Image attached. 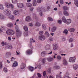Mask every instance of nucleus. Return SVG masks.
<instances>
[{"label":"nucleus","instance_id":"obj_40","mask_svg":"<svg viewBox=\"0 0 78 78\" xmlns=\"http://www.w3.org/2000/svg\"><path fill=\"white\" fill-rule=\"evenodd\" d=\"M48 21L51 22L53 20V19L51 18L48 17Z\"/></svg>","mask_w":78,"mask_h":78},{"label":"nucleus","instance_id":"obj_61","mask_svg":"<svg viewBox=\"0 0 78 78\" xmlns=\"http://www.w3.org/2000/svg\"><path fill=\"white\" fill-rule=\"evenodd\" d=\"M41 2H42L41 0H37V3H41Z\"/></svg>","mask_w":78,"mask_h":78},{"label":"nucleus","instance_id":"obj_7","mask_svg":"<svg viewBox=\"0 0 78 78\" xmlns=\"http://www.w3.org/2000/svg\"><path fill=\"white\" fill-rule=\"evenodd\" d=\"M42 9V7H41L39 8V9H38L37 11L38 12H41L39 13V15L40 16H42L43 15L42 12V11H41V10Z\"/></svg>","mask_w":78,"mask_h":78},{"label":"nucleus","instance_id":"obj_16","mask_svg":"<svg viewBox=\"0 0 78 78\" xmlns=\"http://www.w3.org/2000/svg\"><path fill=\"white\" fill-rule=\"evenodd\" d=\"M53 49L54 50H56L58 49V46L56 44H54L53 46Z\"/></svg>","mask_w":78,"mask_h":78},{"label":"nucleus","instance_id":"obj_33","mask_svg":"<svg viewBox=\"0 0 78 78\" xmlns=\"http://www.w3.org/2000/svg\"><path fill=\"white\" fill-rule=\"evenodd\" d=\"M63 64L65 66L67 64V62L66 60L65 59L63 60Z\"/></svg>","mask_w":78,"mask_h":78},{"label":"nucleus","instance_id":"obj_64","mask_svg":"<svg viewBox=\"0 0 78 78\" xmlns=\"http://www.w3.org/2000/svg\"><path fill=\"white\" fill-rule=\"evenodd\" d=\"M29 25L30 27H33V24H32V23H29Z\"/></svg>","mask_w":78,"mask_h":78},{"label":"nucleus","instance_id":"obj_58","mask_svg":"<svg viewBox=\"0 0 78 78\" xmlns=\"http://www.w3.org/2000/svg\"><path fill=\"white\" fill-rule=\"evenodd\" d=\"M51 68H49L48 70V72H49V73H50V72H51Z\"/></svg>","mask_w":78,"mask_h":78},{"label":"nucleus","instance_id":"obj_42","mask_svg":"<svg viewBox=\"0 0 78 78\" xmlns=\"http://www.w3.org/2000/svg\"><path fill=\"white\" fill-rule=\"evenodd\" d=\"M64 33H65L66 34H67L68 33V30L67 29H65L64 31Z\"/></svg>","mask_w":78,"mask_h":78},{"label":"nucleus","instance_id":"obj_63","mask_svg":"<svg viewBox=\"0 0 78 78\" xmlns=\"http://www.w3.org/2000/svg\"><path fill=\"white\" fill-rule=\"evenodd\" d=\"M65 3H66V4H68V5H70V4H71V2H69V3H68V2H65Z\"/></svg>","mask_w":78,"mask_h":78},{"label":"nucleus","instance_id":"obj_6","mask_svg":"<svg viewBox=\"0 0 78 78\" xmlns=\"http://www.w3.org/2000/svg\"><path fill=\"white\" fill-rule=\"evenodd\" d=\"M75 59H76V58L75 57H71L69 58V61L70 62H75Z\"/></svg>","mask_w":78,"mask_h":78},{"label":"nucleus","instance_id":"obj_13","mask_svg":"<svg viewBox=\"0 0 78 78\" xmlns=\"http://www.w3.org/2000/svg\"><path fill=\"white\" fill-rule=\"evenodd\" d=\"M18 8H23V4L21 3H18Z\"/></svg>","mask_w":78,"mask_h":78},{"label":"nucleus","instance_id":"obj_49","mask_svg":"<svg viewBox=\"0 0 78 78\" xmlns=\"http://www.w3.org/2000/svg\"><path fill=\"white\" fill-rule=\"evenodd\" d=\"M1 44L3 45V46L7 44V43L6 42H2Z\"/></svg>","mask_w":78,"mask_h":78},{"label":"nucleus","instance_id":"obj_12","mask_svg":"<svg viewBox=\"0 0 78 78\" xmlns=\"http://www.w3.org/2000/svg\"><path fill=\"white\" fill-rule=\"evenodd\" d=\"M18 65V63L16 61H15L13 63L12 67H17V66Z\"/></svg>","mask_w":78,"mask_h":78},{"label":"nucleus","instance_id":"obj_44","mask_svg":"<svg viewBox=\"0 0 78 78\" xmlns=\"http://www.w3.org/2000/svg\"><path fill=\"white\" fill-rule=\"evenodd\" d=\"M10 19H11L12 20H14V16L12 15H11V16H10Z\"/></svg>","mask_w":78,"mask_h":78},{"label":"nucleus","instance_id":"obj_50","mask_svg":"<svg viewBox=\"0 0 78 78\" xmlns=\"http://www.w3.org/2000/svg\"><path fill=\"white\" fill-rule=\"evenodd\" d=\"M3 67V64L2 62H0V68H2Z\"/></svg>","mask_w":78,"mask_h":78},{"label":"nucleus","instance_id":"obj_31","mask_svg":"<svg viewBox=\"0 0 78 78\" xmlns=\"http://www.w3.org/2000/svg\"><path fill=\"white\" fill-rule=\"evenodd\" d=\"M7 48H9V49H11L12 48V46L11 45H7Z\"/></svg>","mask_w":78,"mask_h":78},{"label":"nucleus","instance_id":"obj_10","mask_svg":"<svg viewBox=\"0 0 78 78\" xmlns=\"http://www.w3.org/2000/svg\"><path fill=\"white\" fill-rule=\"evenodd\" d=\"M44 48L45 50H50V45L49 44H47L44 47Z\"/></svg>","mask_w":78,"mask_h":78},{"label":"nucleus","instance_id":"obj_2","mask_svg":"<svg viewBox=\"0 0 78 78\" xmlns=\"http://www.w3.org/2000/svg\"><path fill=\"white\" fill-rule=\"evenodd\" d=\"M6 33L7 34H9L10 36H12V35H13V34H15V32L11 29H8L6 31Z\"/></svg>","mask_w":78,"mask_h":78},{"label":"nucleus","instance_id":"obj_28","mask_svg":"<svg viewBox=\"0 0 78 78\" xmlns=\"http://www.w3.org/2000/svg\"><path fill=\"white\" fill-rule=\"evenodd\" d=\"M6 56H7V57H9L11 55V53L10 52H7L5 55Z\"/></svg>","mask_w":78,"mask_h":78},{"label":"nucleus","instance_id":"obj_22","mask_svg":"<svg viewBox=\"0 0 78 78\" xmlns=\"http://www.w3.org/2000/svg\"><path fill=\"white\" fill-rule=\"evenodd\" d=\"M78 68V65L74 64L73 65V68L74 70H76Z\"/></svg>","mask_w":78,"mask_h":78},{"label":"nucleus","instance_id":"obj_8","mask_svg":"<svg viewBox=\"0 0 78 78\" xmlns=\"http://www.w3.org/2000/svg\"><path fill=\"white\" fill-rule=\"evenodd\" d=\"M13 13L14 16H17L19 14V11L18 10H16L13 11Z\"/></svg>","mask_w":78,"mask_h":78},{"label":"nucleus","instance_id":"obj_21","mask_svg":"<svg viewBox=\"0 0 78 78\" xmlns=\"http://www.w3.org/2000/svg\"><path fill=\"white\" fill-rule=\"evenodd\" d=\"M56 30V27L54 26L52 27L51 31L52 32L55 31Z\"/></svg>","mask_w":78,"mask_h":78},{"label":"nucleus","instance_id":"obj_43","mask_svg":"<svg viewBox=\"0 0 78 78\" xmlns=\"http://www.w3.org/2000/svg\"><path fill=\"white\" fill-rule=\"evenodd\" d=\"M54 69H59V68H60V67L59 66H54Z\"/></svg>","mask_w":78,"mask_h":78},{"label":"nucleus","instance_id":"obj_45","mask_svg":"<svg viewBox=\"0 0 78 78\" xmlns=\"http://www.w3.org/2000/svg\"><path fill=\"white\" fill-rule=\"evenodd\" d=\"M42 27L44 30H46V27L45 26V25L44 24H43Z\"/></svg>","mask_w":78,"mask_h":78},{"label":"nucleus","instance_id":"obj_41","mask_svg":"<svg viewBox=\"0 0 78 78\" xmlns=\"http://www.w3.org/2000/svg\"><path fill=\"white\" fill-rule=\"evenodd\" d=\"M66 22L68 23H71V20L70 19L67 20H66Z\"/></svg>","mask_w":78,"mask_h":78},{"label":"nucleus","instance_id":"obj_1","mask_svg":"<svg viewBox=\"0 0 78 78\" xmlns=\"http://www.w3.org/2000/svg\"><path fill=\"white\" fill-rule=\"evenodd\" d=\"M15 28L16 30V31L17 32V33H16V36L18 37H20V36L21 35V34H22V33L21 32H20V30H19V27L17 25L15 27Z\"/></svg>","mask_w":78,"mask_h":78},{"label":"nucleus","instance_id":"obj_35","mask_svg":"<svg viewBox=\"0 0 78 78\" xmlns=\"http://www.w3.org/2000/svg\"><path fill=\"white\" fill-rule=\"evenodd\" d=\"M33 6H34L36 5V1L35 0H34L33 2Z\"/></svg>","mask_w":78,"mask_h":78},{"label":"nucleus","instance_id":"obj_53","mask_svg":"<svg viewBox=\"0 0 78 78\" xmlns=\"http://www.w3.org/2000/svg\"><path fill=\"white\" fill-rule=\"evenodd\" d=\"M46 60V58H44L43 59V60H42V62L43 63H45V61Z\"/></svg>","mask_w":78,"mask_h":78},{"label":"nucleus","instance_id":"obj_9","mask_svg":"<svg viewBox=\"0 0 78 78\" xmlns=\"http://www.w3.org/2000/svg\"><path fill=\"white\" fill-rule=\"evenodd\" d=\"M39 39L42 41H44V40L45 39V37L44 35L40 36L39 37Z\"/></svg>","mask_w":78,"mask_h":78},{"label":"nucleus","instance_id":"obj_62","mask_svg":"<svg viewBox=\"0 0 78 78\" xmlns=\"http://www.w3.org/2000/svg\"><path fill=\"white\" fill-rule=\"evenodd\" d=\"M58 22L59 23H61L62 22V21L61 20H59L58 21Z\"/></svg>","mask_w":78,"mask_h":78},{"label":"nucleus","instance_id":"obj_17","mask_svg":"<svg viewBox=\"0 0 78 78\" xmlns=\"http://www.w3.org/2000/svg\"><path fill=\"white\" fill-rule=\"evenodd\" d=\"M25 66H26V65L24 63H22L20 66V68L22 69H23L25 67Z\"/></svg>","mask_w":78,"mask_h":78},{"label":"nucleus","instance_id":"obj_51","mask_svg":"<svg viewBox=\"0 0 78 78\" xmlns=\"http://www.w3.org/2000/svg\"><path fill=\"white\" fill-rule=\"evenodd\" d=\"M43 76L44 77H45V76L46 75V71H44L43 72Z\"/></svg>","mask_w":78,"mask_h":78},{"label":"nucleus","instance_id":"obj_26","mask_svg":"<svg viewBox=\"0 0 78 78\" xmlns=\"http://www.w3.org/2000/svg\"><path fill=\"white\" fill-rule=\"evenodd\" d=\"M74 4L78 7V0H74Z\"/></svg>","mask_w":78,"mask_h":78},{"label":"nucleus","instance_id":"obj_27","mask_svg":"<svg viewBox=\"0 0 78 78\" xmlns=\"http://www.w3.org/2000/svg\"><path fill=\"white\" fill-rule=\"evenodd\" d=\"M35 42V41L33 40V39L31 38L30 39V44H32V43L33 42L34 43Z\"/></svg>","mask_w":78,"mask_h":78},{"label":"nucleus","instance_id":"obj_11","mask_svg":"<svg viewBox=\"0 0 78 78\" xmlns=\"http://www.w3.org/2000/svg\"><path fill=\"white\" fill-rule=\"evenodd\" d=\"M25 20L26 22H30V21L31 20V18H30V17L28 16L26 17Z\"/></svg>","mask_w":78,"mask_h":78},{"label":"nucleus","instance_id":"obj_54","mask_svg":"<svg viewBox=\"0 0 78 78\" xmlns=\"http://www.w3.org/2000/svg\"><path fill=\"white\" fill-rule=\"evenodd\" d=\"M37 67L38 68V69H41L42 68L41 65H38L37 66Z\"/></svg>","mask_w":78,"mask_h":78},{"label":"nucleus","instance_id":"obj_25","mask_svg":"<svg viewBox=\"0 0 78 78\" xmlns=\"http://www.w3.org/2000/svg\"><path fill=\"white\" fill-rule=\"evenodd\" d=\"M45 35L46 36V37H49V36H50V34H49L48 31L45 32Z\"/></svg>","mask_w":78,"mask_h":78},{"label":"nucleus","instance_id":"obj_60","mask_svg":"<svg viewBox=\"0 0 78 78\" xmlns=\"http://www.w3.org/2000/svg\"><path fill=\"white\" fill-rule=\"evenodd\" d=\"M73 39L72 38H71L69 39V42H72Z\"/></svg>","mask_w":78,"mask_h":78},{"label":"nucleus","instance_id":"obj_59","mask_svg":"<svg viewBox=\"0 0 78 78\" xmlns=\"http://www.w3.org/2000/svg\"><path fill=\"white\" fill-rule=\"evenodd\" d=\"M14 59H16V58H14V57H12V58H11V61L12 62V61H14Z\"/></svg>","mask_w":78,"mask_h":78},{"label":"nucleus","instance_id":"obj_48","mask_svg":"<svg viewBox=\"0 0 78 78\" xmlns=\"http://www.w3.org/2000/svg\"><path fill=\"white\" fill-rule=\"evenodd\" d=\"M44 32H43V31H40L39 32V34H40V36H42V34H43V33Z\"/></svg>","mask_w":78,"mask_h":78},{"label":"nucleus","instance_id":"obj_56","mask_svg":"<svg viewBox=\"0 0 78 78\" xmlns=\"http://www.w3.org/2000/svg\"><path fill=\"white\" fill-rule=\"evenodd\" d=\"M24 36H28V32H25L24 34Z\"/></svg>","mask_w":78,"mask_h":78},{"label":"nucleus","instance_id":"obj_30","mask_svg":"<svg viewBox=\"0 0 78 78\" xmlns=\"http://www.w3.org/2000/svg\"><path fill=\"white\" fill-rule=\"evenodd\" d=\"M35 26H36V27H39L41 26V23L38 22H37L35 24Z\"/></svg>","mask_w":78,"mask_h":78},{"label":"nucleus","instance_id":"obj_20","mask_svg":"<svg viewBox=\"0 0 78 78\" xmlns=\"http://www.w3.org/2000/svg\"><path fill=\"white\" fill-rule=\"evenodd\" d=\"M7 25L8 27H10V28H11V27H12L13 26V24H12V23H8Z\"/></svg>","mask_w":78,"mask_h":78},{"label":"nucleus","instance_id":"obj_52","mask_svg":"<svg viewBox=\"0 0 78 78\" xmlns=\"http://www.w3.org/2000/svg\"><path fill=\"white\" fill-rule=\"evenodd\" d=\"M60 3L61 5L64 4V1L63 0H60Z\"/></svg>","mask_w":78,"mask_h":78},{"label":"nucleus","instance_id":"obj_39","mask_svg":"<svg viewBox=\"0 0 78 78\" xmlns=\"http://www.w3.org/2000/svg\"><path fill=\"white\" fill-rule=\"evenodd\" d=\"M63 9L64 10H68L69 9V8L67 7L66 6H64L63 7Z\"/></svg>","mask_w":78,"mask_h":78},{"label":"nucleus","instance_id":"obj_23","mask_svg":"<svg viewBox=\"0 0 78 78\" xmlns=\"http://www.w3.org/2000/svg\"><path fill=\"white\" fill-rule=\"evenodd\" d=\"M62 20L63 22H64V23H66V22H67V20H66V18L65 16H63L62 18Z\"/></svg>","mask_w":78,"mask_h":78},{"label":"nucleus","instance_id":"obj_37","mask_svg":"<svg viewBox=\"0 0 78 78\" xmlns=\"http://www.w3.org/2000/svg\"><path fill=\"white\" fill-rule=\"evenodd\" d=\"M23 29L25 31H28V27L26 26H24Z\"/></svg>","mask_w":78,"mask_h":78},{"label":"nucleus","instance_id":"obj_55","mask_svg":"<svg viewBox=\"0 0 78 78\" xmlns=\"http://www.w3.org/2000/svg\"><path fill=\"white\" fill-rule=\"evenodd\" d=\"M57 59L59 60L61 59V56H57Z\"/></svg>","mask_w":78,"mask_h":78},{"label":"nucleus","instance_id":"obj_34","mask_svg":"<svg viewBox=\"0 0 78 78\" xmlns=\"http://www.w3.org/2000/svg\"><path fill=\"white\" fill-rule=\"evenodd\" d=\"M41 55L42 56H45V51L42 52H41Z\"/></svg>","mask_w":78,"mask_h":78},{"label":"nucleus","instance_id":"obj_29","mask_svg":"<svg viewBox=\"0 0 78 78\" xmlns=\"http://www.w3.org/2000/svg\"><path fill=\"white\" fill-rule=\"evenodd\" d=\"M63 14L65 16H68L69 15V13L66 10L63 12Z\"/></svg>","mask_w":78,"mask_h":78},{"label":"nucleus","instance_id":"obj_36","mask_svg":"<svg viewBox=\"0 0 78 78\" xmlns=\"http://www.w3.org/2000/svg\"><path fill=\"white\" fill-rule=\"evenodd\" d=\"M12 3H16L18 2L17 0H12Z\"/></svg>","mask_w":78,"mask_h":78},{"label":"nucleus","instance_id":"obj_3","mask_svg":"<svg viewBox=\"0 0 78 78\" xmlns=\"http://www.w3.org/2000/svg\"><path fill=\"white\" fill-rule=\"evenodd\" d=\"M3 12L5 13L7 16H9L11 14V10L8 9H5L3 11Z\"/></svg>","mask_w":78,"mask_h":78},{"label":"nucleus","instance_id":"obj_32","mask_svg":"<svg viewBox=\"0 0 78 78\" xmlns=\"http://www.w3.org/2000/svg\"><path fill=\"white\" fill-rule=\"evenodd\" d=\"M26 5L27 7H31L32 6V4L30 3H27Z\"/></svg>","mask_w":78,"mask_h":78},{"label":"nucleus","instance_id":"obj_15","mask_svg":"<svg viewBox=\"0 0 78 78\" xmlns=\"http://www.w3.org/2000/svg\"><path fill=\"white\" fill-rule=\"evenodd\" d=\"M47 60L49 62H51L53 61V58L49 57L47 58Z\"/></svg>","mask_w":78,"mask_h":78},{"label":"nucleus","instance_id":"obj_18","mask_svg":"<svg viewBox=\"0 0 78 78\" xmlns=\"http://www.w3.org/2000/svg\"><path fill=\"white\" fill-rule=\"evenodd\" d=\"M62 72H61L60 73V74H57L56 75V78H61V74Z\"/></svg>","mask_w":78,"mask_h":78},{"label":"nucleus","instance_id":"obj_57","mask_svg":"<svg viewBox=\"0 0 78 78\" xmlns=\"http://www.w3.org/2000/svg\"><path fill=\"white\" fill-rule=\"evenodd\" d=\"M35 77L36 78V74H34V75L32 77V78H35Z\"/></svg>","mask_w":78,"mask_h":78},{"label":"nucleus","instance_id":"obj_24","mask_svg":"<svg viewBox=\"0 0 78 78\" xmlns=\"http://www.w3.org/2000/svg\"><path fill=\"white\" fill-rule=\"evenodd\" d=\"M69 31L71 32H73L75 31V29L73 28H69L68 29Z\"/></svg>","mask_w":78,"mask_h":78},{"label":"nucleus","instance_id":"obj_4","mask_svg":"<svg viewBox=\"0 0 78 78\" xmlns=\"http://www.w3.org/2000/svg\"><path fill=\"white\" fill-rule=\"evenodd\" d=\"M30 47H32L31 49H29L26 51V53L27 55H31L33 53L32 49H33V46H32L31 45V46Z\"/></svg>","mask_w":78,"mask_h":78},{"label":"nucleus","instance_id":"obj_38","mask_svg":"<svg viewBox=\"0 0 78 78\" xmlns=\"http://www.w3.org/2000/svg\"><path fill=\"white\" fill-rule=\"evenodd\" d=\"M4 8H3V5L2 4H0V9H3Z\"/></svg>","mask_w":78,"mask_h":78},{"label":"nucleus","instance_id":"obj_47","mask_svg":"<svg viewBox=\"0 0 78 78\" xmlns=\"http://www.w3.org/2000/svg\"><path fill=\"white\" fill-rule=\"evenodd\" d=\"M3 70L5 72V73H6V72H8V70L7 69V68H4Z\"/></svg>","mask_w":78,"mask_h":78},{"label":"nucleus","instance_id":"obj_14","mask_svg":"<svg viewBox=\"0 0 78 78\" xmlns=\"http://www.w3.org/2000/svg\"><path fill=\"white\" fill-rule=\"evenodd\" d=\"M28 68H29V70L30 72H33V71L34 70V69H35V68H34L31 66H29L28 67Z\"/></svg>","mask_w":78,"mask_h":78},{"label":"nucleus","instance_id":"obj_5","mask_svg":"<svg viewBox=\"0 0 78 78\" xmlns=\"http://www.w3.org/2000/svg\"><path fill=\"white\" fill-rule=\"evenodd\" d=\"M5 5L7 8H11L12 9L14 8V5L12 4H10L8 2L5 3Z\"/></svg>","mask_w":78,"mask_h":78},{"label":"nucleus","instance_id":"obj_19","mask_svg":"<svg viewBox=\"0 0 78 78\" xmlns=\"http://www.w3.org/2000/svg\"><path fill=\"white\" fill-rule=\"evenodd\" d=\"M0 18L1 19H5V17L0 12Z\"/></svg>","mask_w":78,"mask_h":78},{"label":"nucleus","instance_id":"obj_46","mask_svg":"<svg viewBox=\"0 0 78 78\" xmlns=\"http://www.w3.org/2000/svg\"><path fill=\"white\" fill-rule=\"evenodd\" d=\"M37 75L39 77V78H41V77H42V75L39 73H37Z\"/></svg>","mask_w":78,"mask_h":78}]
</instances>
